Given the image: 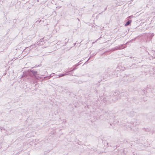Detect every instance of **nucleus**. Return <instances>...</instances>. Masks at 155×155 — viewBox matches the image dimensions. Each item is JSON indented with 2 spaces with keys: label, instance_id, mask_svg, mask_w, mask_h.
I'll return each mask as SVG.
<instances>
[{
  "label": "nucleus",
  "instance_id": "f257e3e1",
  "mask_svg": "<svg viewBox=\"0 0 155 155\" xmlns=\"http://www.w3.org/2000/svg\"><path fill=\"white\" fill-rule=\"evenodd\" d=\"M134 125V124L133 123H127L126 125H124V129H127L128 130H133V131H135V130L133 127Z\"/></svg>",
  "mask_w": 155,
  "mask_h": 155
},
{
  "label": "nucleus",
  "instance_id": "f03ea898",
  "mask_svg": "<svg viewBox=\"0 0 155 155\" xmlns=\"http://www.w3.org/2000/svg\"><path fill=\"white\" fill-rule=\"evenodd\" d=\"M113 94L114 95V97L116 98V100H118L119 99L121 96V95L120 94V92L119 91L114 92Z\"/></svg>",
  "mask_w": 155,
  "mask_h": 155
},
{
  "label": "nucleus",
  "instance_id": "7ed1b4c3",
  "mask_svg": "<svg viewBox=\"0 0 155 155\" xmlns=\"http://www.w3.org/2000/svg\"><path fill=\"white\" fill-rule=\"evenodd\" d=\"M126 46L124 47L123 45H122L120 46H117L115 47L114 48L112 49L111 51H114L116 50L122 49L126 48Z\"/></svg>",
  "mask_w": 155,
  "mask_h": 155
},
{
  "label": "nucleus",
  "instance_id": "20e7f679",
  "mask_svg": "<svg viewBox=\"0 0 155 155\" xmlns=\"http://www.w3.org/2000/svg\"><path fill=\"white\" fill-rule=\"evenodd\" d=\"M30 71L32 73L33 76L35 77H36V75L38 74V72L36 71H34V70H30Z\"/></svg>",
  "mask_w": 155,
  "mask_h": 155
},
{
  "label": "nucleus",
  "instance_id": "39448f33",
  "mask_svg": "<svg viewBox=\"0 0 155 155\" xmlns=\"http://www.w3.org/2000/svg\"><path fill=\"white\" fill-rule=\"evenodd\" d=\"M36 46V44H35L33 45H31L30 46V47L27 48L29 50H30L31 49L35 48V47Z\"/></svg>",
  "mask_w": 155,
  "mask_h": 155
},
{
  "label": "nucleus",
  "instance_id": "423d86ee",
  "mask_svg": "<svg viewBox=\"0 0 155 155\" xmlns=\"http://www.w3.org/2000/svg\"><path fill=\"white\" fill-rule=\"evenodd\" d=\"M131 22V20H130L128 21L125 24V26H126L130 25Z\"/></svg>",
  "mask_w": 155,
  "mask_h": 155
},
{
  "label": "nucleus",
  "instance_id": "0eeeda50",
  "mask_svg": "<svg viewBox=\"0 0 155 155\" xmlns=\"http://www.w3.org/2000/svg\"><path fill=\"white\" fill-rule=\"evenodd\" d=\"M69 72H70L69 71H67L64 72V76L70 74L68 73Z\"/></svg>",
  "mask_w": 155,
  "mask_h": 155
},
{
  "label": "nucleus",
  "instance_id": "6e6552de",
  "mask_svg": "<svg viewBox=\"0 0 155 155\" xmlns=\"http://www.w3.org/2000/svg\"><path fill=\"white\" fill-rule=\"evenodd\" d=\"M52 77V75H51V74H50V76H46V77H44L43 78L44 79H45L46 78H48V79H50L51 77Z\"/></svg>",
  "mask_w": 155,
  "mask_h": 155
},
{
  "label": "nucleus",
  "instance_id": "1a4fd4ad",
  "mask_svg": "<svg viewBox=\"0 0 155 155\" xmlns=\"http://www.w3.org/2000/svg\"><path fill=\"white\" fill-rule=\"evenodd\" d=\"M64 76V73L63 74H61L59 75L58 76L57 78H60L61 77H63V76Z\"/></svg>",
  "mask_w": 155,
  "mask_h": 155
},
{
  "label": "nucleus",
  "instance_id": "9d476101",
  "mask_svg": "<svg viewBox=\"0 0 155 155\" xmlns=\"http://www.w3.org/2000/svg\"><path fill=\"white\" fill-rule=\"evenodd\" d=\"M154 35V34L153 33H150V38H152Z\"/></svg>",
  "mask_w": 155,
  "mask_h": 155
},
{
  "label": "nucleus",
  "instance_id": "9b49d317",
  "mask_svg": "<svg viewBox=\"0 0 155 155\" xmlns=\"http://www.w3.org/2000/svg\"><path fill=\"white\" fill-rule=\"evenodd\" d=\"M81 62V61H80L79 62H78V63L76 64L74 66L75 67H77L78 66H79V65H80L81 63H79V62Z\"/></svg>",
  "mask_w": 155,
  "mask_h": 155
},
{
  "label": "nucleus",
  "instance_id": "f8f14e48",
  "mask_svg": "<svg viewBox=\"0 0 155 155\" xmlns=\"http://www.w3.org/2000/svg\"><path fill=\"white\" fill-rule=\"evenodd\" d=\"M77 69L76 68H74L72 70H70V71H69L70 72H71L73 71H74V70H75V69Z\"/></svg>",
  "mask_w": 155,
  "mask_h": 155
},
{
  "label": "nucleus",
  "instance_id": "ddd939ff",
  "mask_svg": "<svg viewBox=\"0 0 155 155\" xmlns=\"http://www.w3.org/2000/svg\"><path fill=\"white\" fill-rule=\"evenodd\" d=\"M0 129L1 130V131H2V130H5L4 128V127H2L1 128H0Z\"/></svg>",
  "mask_w": 155,
  "mask_h": 155
},
{
  "label": "nucleus",
  "instance_id": "4468645a",
  "mask_svg": "<svg viewBox=\"0 0 155 155\" xmlns=\"http://www.w3.org/2000/svg\"><path fill=\"white\" fill-rule=\"evenodd\" d=\"M54 74H54V73H52L51 74V75H52V76H53V75H54Z\"/></svg>",
  "mask_w": 155,
  "mask_h": 155
},
{
  "label": "nucleus",
  "instance_id": "2eb2a0df",
  "mask_svg": "<svg viewBox=\"0 0 155 155\" xmlns=\"http://www.w3.org/2000/svg\"><path fill=\"white\" fill-rule=\"evenodd\" d=\"M96 54V53H94L93 54V56H94V55H95Z\"/></svg>",
  "mask_w": 155,
  "mask_h": 155
},
{
  "label": "nucleus",
  "instance_id": "dca6fc26",
  "mask_svg": "<svg viewBox=\"0 0 155 155\" xmlns=\"http://www.w3.org/2000/svg\"><path fill=\"white\" fill-rule=\"evenodd\" d=\"M91 57H90L89 59H88V60L86 61V62H87L89 60V59H90Z\"/></svg>",
  "mask_w": 155,
  "mask_h": 155
},
{
  "label": "nucleus",
  "instance_id": "f3484780",
  "mask_svg": "<svg viewBox=\"0 0 155 155\" xmlns=\"http://www.w3.org/2000/svg\"><path fill=\"white\" fill-rule=\"evenodd\" d=\"M43 78L42 77H40V78L41 79H42Z\"/></svg>",
  "mask_w": 155,
  "mask_h": 155
},
{
  "label": "nucleus",
  "instance_id": "a211bd4d",
  "mask_svg": "<svg viewBox=\"0 0 155 155\" xmlns=\"http://www.w3.org/2000/svg\"><path fill=\"white\" fill-rule=\"evenodd\" d=\"M107 8V7H106V8H105V9H104V11H105V10H106Z\"/></svg>",
  "mask_w": 155,
  "mask_h": 155
},
{
  "label": "nucleus",
  "instance_id": "6ab92c4d",
  "mask_svg": "<svg viewBox=\"0 0 155 155\" xmlns=\"http://www.w3.org/2000/svg\"><path fill=\"white\" fill-rule=\"evenodd\" d=\"M40 40L41 41V42L42 41V39H41Z\"/></svg>",
  "mask_w": 155,
  "mask_h": 155
},
{
  "label": "nucleus",
  "instance_id": "aec40b11",
  "mask_svg": "<svg viewBox=\"0 0 155 155\" xmlns=\"http://www.w3.org/2000/svg\"><path fill=\"white\" fill-rule=\"evenodd\" d=\"M76 43H75L74 44V46H75L76 45Z\"/></svg>",
  "mask_w": 155,
  "mask_h": 155
},
{
  "label": "nucleus",
  "instance_id": "412c9836",
  "mask_svg": "<svg viewBox=\"0 0 155 155\" xmlns=\"http://www.w3.org/2000/svg\"><path fill=\"white\" fill-rule=\"evenodd\" d=\"M38 67V66H37L36 65V66H35L34 67H35V68H36V67Z\"/></svg>",
  "mask_w": 155,
  "mask_h": 155
},
{
  "label": "nucleus",
  "instance_id": "4be33fe9",
  "mask_svg": "<svg viewBox=\"0 0 155 155\" xmlns=\"http://www.w3.org/2000/svg\"><path fill=\"white\" fill-rule=\"evenodd\" d=\"M147 52L148 53V54H149V53H148V51H147Z\"/></svg>",
  "mask_w": 155,
  "mask_h": 155
},
{
  "label": "nucleus",
  "instance_id": "5701e85b",
  "mask_svg": "<svg viewBox=\"0 0 155 155\" xmlns=\"http://www.w3.org/2000/svg\"><path fill=\"white\" fill-rule=\"evenodd\" d=\"M43 42H42V43L41 44V45H43Z\"/></svg>",
  "mask_w": 155,
  "mask_h": 155
},
{
  "label": "nucleus",
  "instance_id": "b1692460",
  "mask_svg": "<svg viewBox=\"0 0 155 155\" xmlns=\"http://www.w3.org/2000/svg\"><path fill=\"white\" fill-rule=\"evenodd\" d=\"M133 0H131V2H133Z\"/></svg>",
  "mask_w": 155,
  "mask_h": 155
},
{
  "label": "nucleus",
  "instance_id": "393cba45",
  "mask_svg": "<svg viewBox=\"0 0 155 155\" xmlns=\"http://www.w3.org/2000/svg\"><path fill=\"white\" fill-rule=\"evenodd\" d=\"M67 43V42H65V44H66V43Z\"/></svg>",
  "mask_w": 155,
  "mask_h": 155
},
{
  "label": "nucleus",
  "instance_id": "a878e982",
  "mask_svg": "<svg viewBox=\"0 0 155 155\" xmlns=\"http://www.w3.org/2000/svg\"><path fill=\"white\" fill-rule=\"evenodd\" d=\"M112 100H114V101H115V100H114V99H113Z\"/></svg>",
  "mask_w": 155,
  "mask_h": 155
},
{
  "label": "nucleus",
  "instance_id": "bb28decb",
  "mask_svg": "<svg viewBox=\"0 0 155 155\" xmlns=\"http://www.w3.org/2000/svg\"><path fill=\"white\" fill-rule=\"evenodd\" d=\"M68 41H69V39L68 40L67 42H68Z\"/></svg>",
  "mask_w": 155,
  "mask_h": 155
},
{
  "label": "nucleus",
  "instance_id": "cd10ccee",
  "mask_svg": "<svg viewBox=\"0 0 155 155\" xmlns=\"http://www.w3.org/2000/svg\"><path fill=\"white\" fill-rule=\"evenodd\" d=\"M41 21V20H40V21H39V22H40Z\"/></svg>",
  "mask_w": 155,
  "mask_h": 155
}]
</instances>
